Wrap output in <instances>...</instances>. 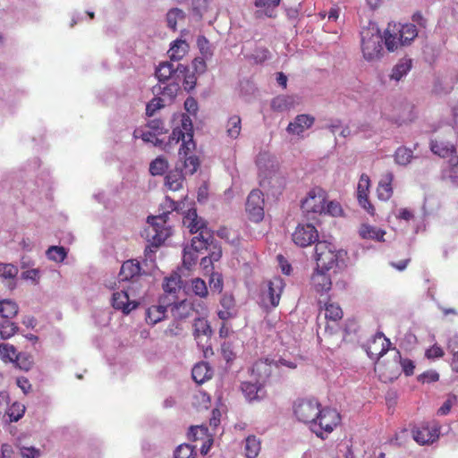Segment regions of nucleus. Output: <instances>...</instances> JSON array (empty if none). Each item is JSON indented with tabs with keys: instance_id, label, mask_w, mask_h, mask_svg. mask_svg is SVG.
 Masks as SVG:
<instances>
[{
	"instance_id": "1",
	"label": "nucleus",
	"mask_w": 458,
	"mask_h": 458,
	"mask_svg": "<svg viewBox=\"0 0 458 458\" xmlns=\"http://www.w3.org/2000/svg\"><path fill=\"white\" fill-rule=\"evenodd\" d=\"M180 118L181 124L173 130L169 136L168 144H177L182 140L179 155L184 157L183 168L186 174H193L197 171L199 162L195 156L187 157L188 153L195 148L192 120L190 115L185 114H181Z\"/></svg>"
},
{
	"instance_id": "2",
	"label": "nucleus",
	"mask_w": 458,
	"mask_h": 458,
	"mask_svg": "<svg viewBox=\"0 0 458 458\" xmlns=\"http://www.w3.org/2000/svg\"><path fill=\"white\" fill-rule=\"evenodd\" d=\"M165 205L170 208L169 211L148 217L147 237L155 248L161 245L170 236L171 228L166 225V218L171 211L179 208V204L169 197L165 198Z\"/></svg>"
},
{
	"instance_id": "3",
	"label": "nucleus",
	"mask_w": 458,
	"mask_h": 458,
	"mask_svg": "<svg viewBox=\"0 0 458 458\" xmlns=\"http://www.w3.org/2000/svg\"><path fill=\"white\" fill-rule=\"evenodd\" d=\"M360 47L363 58L368 62L377 61L383 56V36L377 24L369 23L362 28Z\"/></svg>"
},
{
	"instance_id": "4",
	"label": "nucleus",
	"mask_w": 458,
	"mask_h": 458,
	"mask_svg": "<svg viewBox=\"0 0 458 458\" xmlns=\"http://www.w3.org/2000/svg\"><path fill=\"white\" fill-rule=\"evenodd\" d=\"M454 129L445 126L430 140V149L441 157H449L456 153L454 146L455 139Z\"/></svg>"
},
{
	"instance_id": "5",
	"label": "nucleus",
	"mask_w": 458,
	"mask_h": 458,
	"mask_svg": "<svg viewBox=\"0 0 458 458\" xmlns=\"http://www.w3.org/2000/svg\"><path fill=\"white\" fill-rule=\"evenodd\" d=\"M326 191L319 187L313 188L301 201V210L308 219L315 218L316 215H321L326 211Z\"/></svg>"
},
{
	"instance_id": "6",
	"label": "nucleus",
	"mask_w": 458,
	"mask_h": 458,
	"mask_svg": "<svg viewBox=\"0 0 458 458\" xmlns=\"http://www.w3.org/2000/svg\"><path fill=\"white\" fill-rule=\"evenodd\" d=\"M339 422L340 415L335 410L323 408L320 409L318 419L314 420L310 428L318 437L324 438V434L331 433Z\"/></svg>"
},
{
	"instance_id": "7",
	"label": "nucleus",
	"mask_w": 458,
	"mask_h": 458,
	"mask_svg": "<svg viewBox=\"0 0 458 458\" xmlns=\"http://www.w3.org/2000/svg\"><path fill=\"white\" fill-rule=\"evenodd\" d=\"M320 404L315 399L298 400L293 406L294 415L301 422L311 426L314 420L319 415Z\"/></svg>"
},
{
	"instance_id": "8",
	"label": "nucleus",
	"mask_w": 458,
	"mask_h": 458,
	"mask_svg": "<svg viewBox=\"0 0 458 458\" xmlns=\"http://www.w3.org/2000/svg\"><path fill=\"white\" fill-rule=\"evenodd\" d=\"M185 71H187V66L182 64H177L174 66L172 62H162L156 68L155 75L159 83L165 84L168 81H182Z\"/></svg>"
},
{
	"instance_id": "9",
	"label": "nucleus",
	"mask_w": 458,
	"mask_h": 458,
	"mask_svg": "<svg viewBox=\"0 0 458 458\" xmlns=\"http://www.w3.org/2000/svg\"><path fill=\"white\" fill-rule=\"evenodd\" d=\"M135 289L134 283H131L127 290L114 292L112 296V306L124 314H129L139 304L136 299L131 298L134 296Z\"/></svg>"
},
{
	"instance_id": "10",
	"label": "nucleus",
	"mask_w": 458,
	"mask_h": 458,
	"mask_svg": "<svg viewBox=\"0 0 458 458\" xmlns=\"http://www.w3.org/2000/svg\"><path fill=\"white\" fill-rule=\"evenodd\" d=\"M283 286V280L279 277L269 281L266 289L261 293L260 302L262 306L266 308L276 307L279 304Z\"/></svg>"
},
{
	"instance_id": "11",
	"label": "nucleus",
	"mask_w": 458,
	"mask_h": 458,
	"mask_svg": "<svg viewBox=\"0 0 458 458\" xmlns=\"http://www.w3.org/2000/svg\"><path fill=\"white\" fill-rule=\"evenodd\" d=\"M293 242L300 247H307L318 241V234L311 224H300L293 233Z\"/></svg>"
},
{
	"instance_id": "12",
	"label": "nucleus",
	"mask_w": 458,
	"mask_h": 458,
	"mask_svg": "<svg viewBox=\"0 0 458 458\" xmlns=\"http://www.w3.org/2000/svg\"><path fill=\"white\" fill-rule=\"evenodd\" d=\"M264 199L259 190H253L248 196L246 202V211L249 213L250 219L259 222L264 216Z\"/></svg>"
},
{
	"instance_id": "13",
	"label": "nucleus",
	"mask_w": 458,
	"mask_h": 458,
	"mask_svg": "<svg viewBox=\"0 0 458 458\" xmlns=\"http://www.w3.org/2000/svg\"><path fill=\"white\" fill-rule=\"evenodd\" d=\"M192 327V334L198 346L205 349L208 346V342L213 333L208 321L204 318H197L194 319Z\"/></svg>"
},
{
	"instance_id": "14",
	"label": "nucleus",
	"mask_w": 458,
	"mask_h": 458,
	"mask_svg": "<svg viewBox=\"0 0 458 458\" xmlns=\"http://www.w3.org/2000/svg\"><path fill=\"white\" fill-rule=\"evenodd\" d=\"M370 186L369 177L362 174L357 186V199L360 206L364 208L369 215L375 214V208L368 199V192Z\"/></svg>"
},
{
	"instance_id": "15",
	"label": "nucleus",
	"mask_w": 458,
	"mask_h": 458,
	"mask_svg": "<svg viewBox=\"0 0 458 458\" xmlns=\"http://www.w3.org/2000/svg\"><path fill=\"white\" fill-rule=\"evenodd\" d=\"M438 428L423 424L412 428L413 439L420 445H428L438 438Z\"/></svg>"
},
{
	"instance_id": "16",
	"label": "nucleus",
	"mask_w": 458,
	"mask_h": 458,
	"mask_svg": "<svg viewBox=\"0 0 458 458\" xmlns=\"http://www.w3.org/2000/svg\"><path fill=\"white\" fill-rule=\"evenodd\" d=\"M167 297H161L159 304L153 305L146 310V321L148 324L156 325L165 318L167 307L170 301H166Z\"/></svg>"
},
{
	"instance_id": "17",
	"label": "nucleus",
	"mask_w": 458,
	"mask_h": 458,
	"mask_svg": "<svg viewBox=\"0 0 458 458\" xmlns=\"http://www.w3.org/2000/svg\"><path fill=\"white\" fill-rule=\"evenodd\" d=\"M390 340L385 337L384 334L378 332L374 336L372 345L367 349V353L371 359H379L388 351Z\"/></svg>"
},
{
	"instance_id": "18",
	"label": "nucleus",
	"mask_w": 458,
	"mask_h": 458,
	"mask_svg": "<svg viewBox=\"0 0 458 458\" xmlns=\"http://www.w3.org/2000/svg\"><path fill=\"white\" fill-rule=\"evenodd\" d=\"M329 270L321 269L317 267L316 271L311 276V284L317 293H327L332 286L331 276L327 273Z\"/></svg>"
},
{
	"instance_id": "19",
	"label": "nucleus",
	"mask_w": 458,
	"mask_h": 458,
	"mask_svg": "<svg viewBox=\"0 0 458 458\" xmlns=\"http://www.w3.org/2000/svg\"><path fill=\"white\" fill-rule=\"evenodd\" d=\"M281 0H255L254 5L257 8L254 15L257 19L263 17L276 18V8L279 6Z\"/></svg>"
},
{
	"instance_id": "20",
	"label": "nucleus",
	"mask_w": 458,
	"mask_h": 458,
	"mask_svg": "<svg viewBox=\"0 0 458 458\" xmlns=\"http://www.w3.org/2000/svg\"><path fill=\"white\" fill-rule=\"evenodd\" d=\"M315 122L313 116L309 114H299L291 122L286 131L293 135L300 136L305 130L310 128Z\"/></svg>"
},
{
	"instance_id": "21",
	"label": "nucleus",
	"mask_w": 458,
	"mask_h": 458,
	"mask_svg": "<svg viewBox=\"0 0 458 458\" xmlns=\"http://www.w3.org/2000/svg\"><path fill=\"white\" fill-rule=\"evenodd\" d=\"M242 391L249 402L262 400L266 395L264 386L259 382H243Z\"/></svg>"
},
{
	"instance_id": "22",
	"label": "nucleus",
	"mask_w": 458,
	"mask_h": 458,
	"mask_svg": "<svg viewBox=\"0 0 458 458\" xmlns=\"http://www.w3.org/2000/svg\"><path fill=\"white\" fill-rule=\"evenodd\" d=\"M412 67V60L411 58H401L395 65L392 68L388 74L389 81L394 82L400 81L404 78Z\"/></svg>"
},
{
	"instance_id": "23",
	"label": "nucleus",
	"mask_w": 458,
	"mask_h": 458,
	"mask_svg": "<svg viewBox=\"0 0 458 458\" xmlns=\"http://www.w3.org/2000/svg\"><path fill=\"white\" fill-rule=\"evenodd\" d=\"M0 356L5 361L16 362L17 366L23 370L30 369V364L28 366L21 364L22 354L17 353L13 345L9 344H0Z\"/></svg>"
},
{
	"instance_id": "24",
	"label": "nucleus",
	"mask_w": 458,
	"mask_h": 458,
	"mask_svg": "<svg viewBox=\"0 0 458 458\" xmlns=\"http://www.w3.org/2000/svg\"><path fill=\"white\" fill-rule=\"evenodd\" d=\"M399 34L397 24L389 23L383 37L386 47L389 52H394L399 47L403 46L399 40Z\"/></svg>"
},
{
	"instance_id": "25",
	"label": "nucleus",
	"mask_w": 458,
	"mask_h": 458,
	"mask_svg": "<svg viewBox=\"0 0 458 458\" xmlns=\"http://www.w3.org/2000/svg\"><path fill=\"white\" fill-rule=\"evenodd\" d=\"M183 225L186 226L191 233H200L201 230H208L206 227L205 221L199 217L195 209L188 211L186 216L183 217Z\"/></svg>"
},
{
	"instance_id": "26",
	"label": "nucleus",
	"mask_w": 458,
	"mask_h": 458,
	"mask_svg": "<svg viewBox=\"0 0 458 458\" xmlns=\"http://www.w3.org/2000/svg\"><path fill=\"white\" fill-rule=\"evenodd\" d=\"M299 103L295 96L279 95L271 101V108L276 112H285L293 108Z\"/></svg>"
},
{
	"instance_id": "27",
	"label": "nucleus",
	"mask_w": 458,
	"mask_h": 458,
	"mask_svg": "<svg viewBox=\"0 0 458 458\" xmlns=\"http://www.w3.org/2000/svg\"><path fill=\"white\" fill-rule=\"evenodd\" d=\"M140 267L138 261L127 260L123 263L120 270V279L122 281H130L135 284L134 279L140 277Z\"/></svg>"
},
{
	"instance_id": "28",
	"label": "nucleus",
	"mask_w": 458,
	"mask_h": 458,
	"mask_svg": "<svg viewBox=\"0 0 458 458\" xmlns=\"http://www.w3.org/2000/svg\"><path fill=\"white\" fill-rule=\"evenodd\" d=\"M214 237L208 230H201L198 236L191 239V245L189 246L192 250L197 253L202 250H207L213 245Z\"/></svg>"
},
{
	"instance_id": "29",
	"label": "nucleus",
	"mask_w": 458,
	"mask_h": 458,
	"mask_svg": "<svg viewBox=\"0 0 458 458\" xmlns=\"http://www.w3.org/2000/svg\"><path fill=\"white\" fill-rule=\"evenodd\" d=\"M358 233L364 240H373L379 242H385L386 231L369 224H362L359 228Z\"/></svg>"
},
{
	"instance_id": "30",
	"label": "nucleus",
	"mask_w": 458,
	"mask_h": 458,
	"mask_svg": "<svg viewBox=\"0 0 458 458\" xmlns=\"http://www.w3.org/2000/svg\"><path fill=\"white\" fill-rule=\"evenodd\" d=\"M394 175L392 173H386L383 178L379 181L377 189V197L379 199L386 201L393 195L392 182Z\"/></svg>"
},
{
	"instance_id": "31",
	"label": "nucleus",
	"mask_w": 458,
	"mask_h": 458,
	"mask_svg": "<svg viewBox=\"0 0 458 458\" xmlns=\"http://www.w3.org/2000/svg\"><path fill=\"white\" fill-rule=\"evenodd\" d=\"M182 81H168L165 83V86H162L163 84L159 83L158 85L155 86L153 90L157 94L162 95L164 98H167L169 101H172L177 95L178 91L180 90V84Z\"/></svg>"
},
{
	"instance_id": "32",
	"label": "nucleus",
	"mask_w": 458,
	"mask_h": 458,
	"mask_svg": "<svg viewBox=\"0 0 458 458\" xmlns=\"http://www.w3.org/2000/svg\"><path fill=\"white\" fill-rule=\"evenodd\" d=\"M340 253V251L336 252L335 248L327 250L320 258H317V267L321 269L330 270L337 265Z\"/></svg>"
},
{
	"instance_id": "33",
	"label": "nucleus",
	"mask_w": 458,
	"mask_h": 458,
	"mask_svg": "<svg viewBox=\"0 0 458 458\" xmlns=\"http://www.w3.org/2000/svg\"><path fill=\"white\" fill-rule=\"evenodd\" d=\"M212 373V369L207 362L196 364L191 370L192 378L198 384H202L211 378Z\"/></svg>"
},
{
	"instance_id": "34",
	"label": "nucleus",
	"mask_w": 458,
	"mask_h": 458,
	"mask_svg": "<svg viewBox=\"0 0 458 458\" xmlns=\"http://www.w3.org/2000/svg\"><path fill=\"white\" fill-rule=\"evenodd\" d=\"M170 304L169 307H171L173 317L179 320L187 318L193 310L192 304L187 301H182L177 303L170 302Z\"/></svg>"
},
{
	"instance_id": "35",
	"label": "nucleus",
	"mask_w": 458,
	"mask_h": 458,
	"mask_svg": "<svg viewBox=\"0 0 458 458\" xmlns=\"http://www.w3.org/2000/svg\"><path fill=\"white\" fill-rule=\"evenodd\" d=\"M399 30V40L403 46L410 45L418 36L416 26L411 23L397 24Z\"/></svg>"
},
{
	"instance_id": "36",
	"label": "nucleus",
	"mask_w": 458,
	"mask_h": 458,
	"mask_svg": "<svg viewBox=\"0 0 458 458\" xmlns=\"http://www.w3.org/2000/svg\"><path fill=\"white\" fill-rule=\"evenodd\" d=\"M165 185L171 191H178L182 187V183L184 181V175L182 174V168H175L171 170L165 176Z\"/></svg>"
},
{
	"instance_id": "37",
	"label": "nucleus",
	"mask_w": 458,
	"mask_h": 458,
	"mask_svg": "<svg viewBox=\"0 0 458 458\" xmlns=\"http://www.w3.org/2000/svg\"><path fill=\"white\" fill-rule=\"evenodd\" d=\"M242 131V119L239 115L230 116L225 123V133L231 140H236Z\"/></svg>"
},
{
	"instance_id": "38",
	"label": "nucleus",
	"mask_w": 458,
	"mask_h": 458,
	"mask_svg": "<svg viewBox=\"0 0 458 458\" xmlns=\"http://www.w3.org/2000/svg\"><path fill=\"white\" fill-rule=\"evenodd\" d=\"M19 311L18 304L9 299L0 301V315L5 319L14 318Z\"/></svg>"
},
{
	"instance_id": "39",
	"label": "nucleus",
	"mask_w": 458,
	"mask_h": 458,
	"mask_svg": "<svg viewBox=\"0 0 458 458\" xmlns=\"http://www.w3.org/2000/svg\"><path fill=\"white\" fill-rule=\"evenodd\" d=\"M188 51V44L184 40L174 41L168 51L169 57L172 61L181 60Z\"/></svg>"
},
{
	"instance_id": "40",
	"label": "nucleus",
	"mask_w": 458,
	"mask_h": 458,
	"mask_svg": "<svg viewBox=\"0 0 458 458\" xmlns=\"http://www.w3.org/2000/svg\"><path fill=\"white\" fill-rule=\"evenodd\" d=\"M244 450L248 458H256L260 451V441L255 436H249L245 439Z\"/></svg>"
},
{
	"instance_id": "41",
	"label": "nucleus",
	"mask_w": 458,
	"mask_h": 458,
	"mask_svg": "<svg viewBox=\"0 0 458 458\" xmlns=\"http://www.w3.org/2000/svg\"><path fill=\"white\" fill-rule=\"evenodd\" d=\"M24 404L15 402L6 411V415L9 417L11 422H17L25 413Z\"/></svg>"
},
{
	"instance_id": "42",
	"label": "nucleus",
	"mask_w": 458,
	"mask_h": 458,
	"mask_svg": "<svg viewBox=\"0 0 458 458\" xmlns=\"http://www.w3.org/2000/svg\"><path fill=\"white\" fill-rule=\"evenodd\" d=\"M182 279L178 274L166 277L163 284L164 291L167 293H175L181 288Z\"/></svg>"
},
{
	"instance_id": "43",
	"label": "nucleus",
	"mask_w": 458,
	"mask_h": 458,
	"mask_svg": "<svg viewBox=\"0 0 458 458\" xmlns=\"http://www.w3.org/2000/svg\"><path fill=\"white\" fill-rule=\"evenodd\" d=\"M412 158V151L405 147L398 148L394 153V161L400 165H408Z\"/></svg>"
},
{
	"instance_id": "44",
	"label": "nucleus",
	"mask_w": 458,
	"mask_h": 458,
	"mask_svg": "<svg viewBox=\"0 0 458 458\" xmlns=\"http://www.w3.org/2000/svg\"><path fill=\"white\" fill-rule=\"evenodd\" d=\"M46 254L50 260L62 262L66 258L67 251L62 246H51L47 249Z\"/></svg>"
},
{
	"instance_id": "45",
	"label": "nucleus",
	"mask_w": 458,
	"mask_h": 458,
	"mask_svg": "<svg viewBox=\"0 0 458 458\" xmlns=\"http://www.w3.org/2000/svg\"><path fill=\"white\" fill-rule=\"evenodd\" d=\"M168 167V163L165 158L158 157L154 159L149 165V172L152 175L163 174Z\"/></svg>"
},
{
	"instance_id": "46",
	"label": "nucleus",
	"mask_w": 458,
	"mask_h": 458,
	"mask_svg": "<svg viewBox=\"0 0 458 458\" xmlns=\"http://www.w3.org/2000/svg\"><path fill=\"white\" fill-rule=\"evenodd\" d=\"M325 317L332 321H337L342 318L343 311L339 305L335 303L325 304Z\"/></svg>"
},
{
	"instance_id": "47",
	"label": "nucleus",
	"mask_w": 458,
	"mask_h": 458,
	"mask_svg": "<svg viewBox=\"0 0 458 458\" xmlns=\"http://www.w3.org/2000/svg\"><path fill=\"white\" fill-rule=\"evenodd\" d=\"M18 327L15 323L5 319L0 323V335L3 339H8L15 335Z\"/></svg>"
},
{
	"instance_id": "48",
	"label": "nucleus",
	"mask_w": 458,
	"mask_h": 458,
	"mask_svg": "<svg viewBox=\"0 0 458 458\" xmlns=\"http://www.w3.org/2000/svg\"><path fill=\"white\" fill-rule=\"evenodd\" d=\"M194 447L189 444L180 445L174 451V458H195Z\"/></svg>"
},
{
	"instance_id": "49",
	"label": "nucleus",
	"mask_w": 458,
	"mask_h": 458,
	"mask_svg": "<svg viewBox=\"0 0 458 458\" xmlns=\"http://www.w3.org/2000/svg\"><path fill=\"white\" fill-rule=\"evenodd\" d=\"M184 18V13L179 8L171 9L166 14V21L169 28L176 29L177 21Z\"/></svg>"
},
{
	"instance_id": "50",
	"label": "nucleus",
	"mask_w": 458,
	"mask_h": 458,
	"mask_svg": "<svg viewBox=\"0 0 458 458\" xmlns=\"http://www.w3.org/2000/svg\"><path fill=\"white\" fill-rule=\"evenodd\" d=\"M191 289L195 295L201 298L206 297L208 293L205 281L199 277L191 280Z\"/></svg>"
},
{
	"instance_id": "51",
	"label": "nucleus",
	"mask_w": 458,
	"mask_h": 458,
	"mask_svg": "<svg viewBox=\"0 0 458 458\" xmlns=\"http://www.w3.org/2000/svg\"><path fill=\"white\" fill-rule=\"evenodd\" d=\"M165 106L164 98L157 97L152 98L146 106V114L153 116L156 112Z\"/></svg>"
},
{
	"instance_id": "52",
	"label": "nucleus",
	"mask_w": 458,
	"mask_h": 458,
	"mask_svg": "<svg viewBox=\"0 0 458 458\" xmlns=\"http://www.w3.org/2000/svg\"><path fill=\"white\" fill-rule=\"evenodd\" d=\"M18 272V267L12 264H0V276L5 279L14 280Z\"/></svg>"
},
{
	"instance_id": "53",
	"label": "nucleus",
	"mask_w": 458,
	"mask_h": 458,
	"mask_svg": "<svg viewBox=\"0 0 458 458\" xmlns=\"http://www.w3.org/2000/svg\"><path fill=\"white\" fill-rule=\"evenodd\" d=\"M448 177L454 185L458 186V157L456 156H452L449 160Z\"/></svg>"
},
{
	"instance_id": "54",
	"label": "nucleus",
	"mask_w": 458,
	"mask_h": 458,
	"mask_svg": "<svg viewBox=\"0 0 458 458\" xmlns=\"http://www.w3.org/2000/svg\"><path fill=\"white\" fill-rule=\"evenodd\" d=\"M198 253L195 250H192L189 246H186L183 249L182 254V262L186 267H191L193 264H195L198 259Z\"/></svg>"
},
{
	"instance_id": "55",
	"label": "nucleus",
	"mask_w": 458,
	"mask_h": 458,
	"mask_svg": "<svg viewBox=\"0 0 458 458\" xmlns=\"http://www.w3.org/2000/svg\"><path fill=\"white\" fill-rule=\"evenodd\" d=\"M198 47L204 57L212 55V49L209 41L204 36H199L197 39Z\"/></svg>"
},
{
	"instance_id": "56",
	"label": "nucleus",
	"mask_w": 458,
	"mask_h": 458,
	"mask_svg": "<svg viewBox=\"0 0 458 458\" xmlns=\"http://www.w3.org/2000/svg\"><path fill=\"white\" fill-rule=\"evenodd\" d=\"M269 51L266 47H257L250 56L256 64H261L269 58Z\"/></svg>"
},
{
	"instance_id": "57",
	"label": "nucleus",
	"mask_w": 458,
	"mask_h": 458,
	"mask_svg": "<svg viewBox=\"0 0 458 458\" xmlns=\"http://www.w3.org/2000/svg\"><path fill=\"white\" fill-rule=\"evenodd\" d=\"M148 128L149 131L156 133L157 136L164 134L167 131V130L165 127V123L160 119H152L148 123Z\"/></svg>"
},
{
	"instance_id": "58",
	"label": "nucleus",
	"mask_w": 458,
	"mask_h": 458,
	"mask_svg": "<svg viewBox=\"0 0 458 458\" xmlns=\"http://www.w3.org/2000/svg\"><path fill=\"white\" fill-rule=\"evenodd\" d=\"M196 76L194 73H189V68L187 67V71L183 72L182 82L185 90L191 91L196 86Z\"/></svg>"
},
{
	"instance_id": "59",
	"label": "nucleus",
	"mask_w": 458,
	"mask_h": 458,
	"mask_svg": "<svg viewBox=\"0 0 458 458\" xmlns=\"http://www.w3.org/2000/svg\"><path fill=\"white\" fill-rule=\"evenodd\" d=\"M333 248H335V246L327 241L317 242L315 246V259L317 260V258H320L327 250H330Z\"/></svg>"
},
{
	"instance_id": "60",
	"label": "nucleus",
	"mask_w": 458,
	"mask_h": 458,
	"mask_svg": "<svg viewBox=\"0 0 458 458\" xmlns=\"http://www.w3.org/2000/svg\"><path fill=\"white\" fill-rule=\"evenodd\" d=\"M221 352L223 358L227 361H231L235 357V352L233 344L230 342H224L221 345Z\"/></svg>"
},
{
	"instance_id": "61",
	"label": "nucleus",
	"mask_w": 458,
	"mask_h": 458,
	"mask_svg": "<svg viewBox=\"0 0 458 458\" xmlns=\"http://www.w3.org/2000/svg\"><path fill=\"white\" fill-rule=\"evenodd\" d=\"M140 138L143 141L150 142L154 146H162L163 144V140L158 139L157 135L149 130L148 131H143Z\"/></svg>"
},
{
	"instance_id": "62",
	"label": "nucleus",
	"mask_w": 458,
	"mask_h": 458,
	"mask_svg": "<svg viewBox=\"0 0 458 458\" xmlns=\"http://www.w3.org/2000/svg\"><path fill=\"white\" fill-rule=\"evenodd\" d=\"M400 364L406 376H411L414 373L415 365L411 360L400 358Z\"/></svg>"
},
{
	"instance_id": "63",
	"label": "nucleus",
	"mask_w": 458,
	"mask_h": 458,
	"mask_svg": "<svg viewBox=\"0 0 458 458\" xmlns=\"http://www.w3.org/2000/svg\"><path fill=\"white\" fill-rule=\"evenodd\" d=\"M184 108L190 114L196 115L199 109L198 102L194 98L189 97L184 101Z\"/></svg>"
},
{
	"instance_id": "64",
	"label": "nucleus",
	"mask_w": 458,
	"mask_h": 458,
	"mask_svg": "<svg viewBox=\"0 0 458 458\" xmlns=\"http://www.w3.org/2000/svg\"><path fill=\"white\" fill-rule=\"evenodd\" d=\"M21 455L22 458H38L40 456V451L33 446H23L21 448Z\"/></svg>"
}]
</instances>
